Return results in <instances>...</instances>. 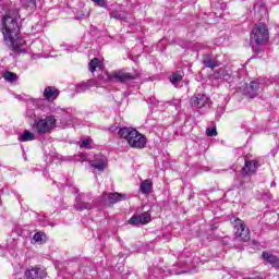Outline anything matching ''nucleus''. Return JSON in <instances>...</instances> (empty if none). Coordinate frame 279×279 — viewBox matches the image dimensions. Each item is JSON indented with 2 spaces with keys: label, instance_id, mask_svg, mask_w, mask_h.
I'll return each instance as SVG.
<instances>
[{
  "label": "nucleus",
  "instance_id": "obj_36",
  "mask_svg": "<svg viewBox=\"0 0 279 279\" xmlns=\"http://www.w3.org/2000/svg\"><path fill=\"white\" fill-rule=\"evenodd\" d=\"M271 186H276V183H275V182H272V183H271Z\"/></svg>",
  "mask_w": 279,
  "mask_h": 279
},
{
  "label": "nucleus",
  "instance_id": "obj_21",
  "mask_svg": "<svg viewBox=\"0 0 279 279\" xmlns=\"http://www.w3.org/2000/svg\"><path fill=\"white\" fill-rule=\"evenodd\" d=\"M21 143H27L29 141H36V134L29 132V130H24L23 134L19 136Z\"/></svg>",
  "mask_w": 279,
  "mask_h": 279
},
{
  "label": "nucleus",
  "instance_id": "obj_9",
  "mask_svg": "<svg viewBox=\"0 0 279 279\" xmlns=\"http://www.w3.org/2000/svg\"><path fill=\"white\" fill-rule=\"evenodd\" d=\"M90 167L96 169V171H105L108 167V158L104 155H95L94 159L89 161Z\"/></svg>",
  "mask_w": 279,
  "mask_h": 279
},
{
  "label": "nucleus",
  "instance_id": "obj_1",
  "mask_svg": "<svg viewBox=\"0 0 279 279\" xmlns=\"http://www.w3.org/2000/svg\"><path fill=\"white\" fill-rule=\"evenodd\" d=\"M21 15L16 9H9L2 17L1 33L3 40L12 51H23L25 39L21 37Z\"/></svg>",
  "mask_w": 279,
  "mask_h": 279
},
{
  "label": "nucleus",
  "instance_id": "obj_28",
  "mask_svg": "<svg viewBox=\"0 0 279 279\" xmlns=\"http://www.w3.org/2000/svg\"><path fill=\"white\" fill-rule=\"evenodd\" d=\"M99 8H106V0H92Z\"/></svg>",
  "mask_w": 279,
  "mask_h": 279
},
{
  "label": "nucleus",
  "instance_id": "obj_27",
  "mask_svg": "<svg viewBox=\"0 0 279 279\" xmlns=\"http://www.w3.org/2000/svg\"><path fill=\"white\" fill-rule=\"evenodd\" d=\"M3 78L5 80V82H16L17 76L14 72H5L3 74Z\"/></svg>",
  "mask_w": 279,
  "mask_h": 279
},
{
  "label": "nucleus",
  "instance_id": "obj_8",
  "mask_svg": "<svg viewBox=\"0 0 279 279\" xmlns=\"http://www.w3.org/2000/svg\"><path fill=\"white\" fill-rule=\"evenodd\" d=\"M138 73H130L125 70H119L109 75V78L112 82H121L122 84L125 82H132V80H137Z\"/></svg>",
  "mask_w": 279,
  "mask_h": 279
},
{
  "label": "nucleus",
  "instance_id": "obj_22",
  "mask_svg": "<svg viewBox=\"0 0 279 279\" xmlns=\"http://www.w3.org/2000/svg\"><path fill=\"white\" fill-rule=\"evenodd\" d=\"M23 8H25V10H29L31 12L33 10H36V0H20Z\"/></svg>",
  "mask_w": 279,
  "mask_h": 279
},
{
  "label": "nucleus",
  "instance_id": "obj_31",
  "mask_svg": "<svg viewBox=\"0 0 279 279\" xmlns=\"http://www.w3.org/2000/svg\"><path fill=\"white\" fill-rule=\"evenodd\" d=\"M26 117H29V119H35L36 118V113H34V110H28L26 112Z\"/></svg>",
  "mask_w": 279,
  "mask_h": 279
},
{
  "label": "nucleus",
  "instance_id": "obj_13",
  "mask_svg": "<svg viewBox=\"0 0 279 279\" xmlns=\"http://www.w3.org/2000/svg\"><path fill=\"white\" fill-rule=\"evenodd\" d=\"M74 208L76 210H90V208H93V203L86 202V196L78 195L76 197V203L74 205Z\"/></svg>",
  "mask_w": 279,
  "mask_h": 279
},
{
  "label": "nucleus",
  "instance_id": "obj_35",
  "mask_svg": "<svg viewBox=\"0 0 279 279\" xmlns=\"http://www.w3.org/2000/svg\"><path fill=\"white\" fill-rule=\"evenodd\" d=\"M262 10H263V12H265L266 11L265 7H263Z\"/></svg>",
  "mask_w": 279,
  "mask_h": 279
},
{
  "label": "nucleus",
  "instance_id": "obj_19",
  "mask_svg": "<svg viewBox=\"0 0 279 279\" xmlns=\"http://www.w3.org/2000/svg\"><path fill=\"white\" fill-rule=\"evenodd\" d=\"M203 64H205V66H207V69H215L216 66H219L218 61L213 59V56H210V54H205L203 57Z\"/></svg>",
  "mask_w": 279,
  "mask_h": 279
},
{
  "label": "nucleus",
  "instance_id": "obj_29",
  "mask_svg": "<svg viewBox=\"0 0 279 279\" xmlns=\"http://www.w3.org/2000/svg\"><path fill=\"white\" fill-rule=\"evenodd\" d=\"M88 15H89V13H84V11H78L76 13V19H78V20L87 19Z\"/></svg>",
  "mask_w": 279,
  "mask_h": 279
},
{
  "label": "nucleus",
  "instance_id": "obj_4",
  "mask_svg": "<svg viewBox=\"0 0 279 279\" xmlns=\"http://www.w3.org/2000/svg\"><path fill=\"white\" fill-rule=\"evenodd\" d=\"M53 128H56V118L52 116L35 120L33 124V129L36 130L37 134H49Z\"/></svg>",
  "mask_w": 279,
  "mask_h": 279
},
{
  "label": "nucleus",
  "instance_id": "obj_10",
  "mask_svg": "<svg viewBox=\"0 0 279 279\" xmlns=\"http://www.w3.org/2000/svg\"><path fill=\"white\" fill-rule=\"evenodd\" d=\"M25 276L26 279H45L47 278V271H45V268L35 266L33 268L27 269Z\"/></svg>",
  "mask_w": 279,
  "mask_h": 279
},
{
  "label": "nucleus",
  "instance_id": "obj_20",
  "mask_svg": "<svg viewBox=\"0 0 279 279\" xmlns=\"http://www.w3.org/2000/svg\"><path fill=\"white\" fill-rule=\"evenodd\" d=\"M151 189H154V183L150 180H145L140 185V191L143 195H149L151 193Z\"/></svg>",
  "mask_w": 279,
  "mask_h": 279
},
{
  "label": "nucleus",
  "instance_id": "obj_16",
  "mask_svg": "<svg viewBox=\"0 0 279 279\" xmlns=\"http://www.w3.org/2000/svg\"><path fill=\"white\" fill-rule=\"evenodd\" d=\"M256 169H258V162L254 160H245L242 171L245 175H254V173H256Z\"/></svg>",
  "mask_w": 279,
  "mask_h": 279
},
{
  "label": "nucleus",
  "instance_id": "obj_17",
  "mask_svg": "<svg viewBox=\"0 0 279 279\" xmlns=\"http://www.w3.org/2000/svg\"><path fill=\"white\" fill-rule=\"evenodd\" d=\"M230 77H231L230 71H228L226 68H220L216 70L213 74L214 80H225L226 82H228Z\"/></svg>",
  "mask_w": 279,
  "mask_h": 279
},
{
  "label": "nucleus",
  "instance_id": "obj_25",
  "mask_svg": "<svg viewBox=\"0 0 279 279\" xmlns=\"http://www.w3.org/2000/svg\"><path fill=\"white\" fill-rule=\"evenodd\" d=\"M170 82L173 86L178 87L180 82H182V74L178 72L172 73V75L170 76Z\"/></svg>",
  "mask_w": 279,
  "mask_h": 279
},
{
  "label": "nucleus",
  "instance_id": "obj_12",
  "mask_svg": "<svg viewBox=\"0 0 279 279\" xmlns=\"http://www.w3.org/2000/svg\"><path fill=\"white\" fill-rule=\"evenodd\" d=\"M128 195L121 193H108L104 194V202L106 204H118V202H125Z\"/></svg>",
  "mask_w": 279,
  "mask_h": 279
},
{
  "label": "nucleus",
  "instance_id": "obj_2",
  "mask_svg": "<svg viewBox=\"0 0 279 279\" xmlns=\"http://www.w3.org/2000/svg\"><path fill=\"white\" fill-rule=\"evenodd\" d=\"M121 138L126 141L128 145L133 149H143L145 145H147V137L140 133L136 129L132 128H119V126H111L110 132H117Z\"/></svg>",
  "mask_w": 279,
  "mask_h": 279
},
{
  "label": "nucleus",
  "instance_id": "obj_7",
  "mask_svg": "<svg viewBox=\"0 0 279 279\" xmlns=\"http://www.w3.org/2000/svg\"><path fill=\"white\" fill-rule=\"evenodd\" d=\"M52 112H56L57 114H62L61 118V125L62 128H66L68 125H80L77 122V119L71 114V111L66 109H62L60 107H56L52 109Z\"/></svg>",
  "mask_w": 279,
  "mask_h": 279
},
{
  "label": "nucleus",
  "instance_id": "obj_18",
  "mask_svg": "<svg viewBox=\"0 0 279 279\" xmlns=\"http://www.w3.org/2000/svg\"><path fill=\"white\" fill-rule=\"evenodd\" d=\"M263 258H264V260H267V263L272 265V267H279V258L276 257V255L268 253V252H264Z\"/></svg>",
  "mask_w": 279,
  "mask_h": 279
},
{
  "label": "nucleus",
  "instance_id": "obj_11",
  "mask_svg": "<svg viewBox=\"0 0 279 279\" xmlns=\"http://www.w3.org/2000/svg\"><path fill=\"white\" fill-rule=\"evenodd\" d=\"M149 221H151V214H149V211H145L140 216H133L129 220V223L131 226H138V225L145 226V223H149Z\"/></svg>",
  "mask_w": 279,
  "mask_h": 279
},
{
  "label": "nucleus",
  "instance_id": "obj_34",
  "mask_svg": "<svg viewBox=\"0 0 279 279\" xmlns=\"http://www.w3.org/2000/svg\"><path fill=\"white\" fill-rule=\"evenodd\" d=\"M254 10H258V4H255V5H254Z\"/></svg>",
  "mask_w": 279,
  "mask_h": 279
},
{
  "label": "nucleus",
  "instance_id": "obj_33",
  "mask_svg": "<svg viewBox=\"0 0 279 279\" xmlns=\"http://www.w3.org/2000/svg\"><path fill=\"white\" fill-rule=\"evenodd\" d=\"M181 272H172V276H180Z\"/></svg>",
  "mask_w": 279,
  "mask_h": 279
},
{
  "label": "nucleus",
  "instance_id": "obj_5",
  "mask_svg": "<svg viewBox=\"0 0 279 279\" xmlns=\"http://www.w3.org/2000/svg\"><path fill=\"white\" fill-rule=\"evenodd\" d=\"M190 106L195 110H202V108H210L213 100L206 94H195L190 99Z\"/></svg>",
  "mask_w": 279,
  "mask_h": 279
},
{
  "label": "nucleus",
  "instance_id": "obj_6",
  "mask_svg": "<svg viewBox=\"0 0 279 279\" xmlns=\"http://www.w3.org/2000/svg\"><path fill=\"white\" fill-rule=\"evenodd\" d=\"M231 223L235 230V236L242 241H250V229L245 226V222L239 218L231 219Z\"/></svg>",
  "mask_w": 279,
  "mask_h": 279
},
{
  "label": "nucleus",
  "instance_id": "obj_24",
  "mask_svg": "<svg viewBox=\"0 0 279 279\" xmlns=\"http://www.w3.org/2000/svg\"><path fill=\"white\" fill-rule=\"evenodd\" d=\"M33 241H35V243H39L40 245H43V243L47 241V235H45L44 232H37L34 234Z\"/></svg>",
  "mask_w": 279,
  "mask_h": 279
},
{
  "label": "nucleus",
  "instance_id": "obj_30",
  "mask_svg": "<svg viewBox=\"0 0 279 279\" xmlns=\"http://www.w3.org/2000/svg\"><path fill=\"white\" fill-rule=\"evenodd\" d=\"M206 134L207 136H217V129H207Z\"/></svg>",
  "mask_w": 279,
  "mask_h": 279
},
{
  "label": "nucleus",
  "instance_id": "obj_32",
  "mask_svg": "<svg viewBox=\"0 0 279 279\" xmlns=\"http://www.w3.org/2000/svg\"><path fill=\"white\" fill-rule=\"evenodd\" d=\"M88 145H90V141L84 140V141L82 142V144H81V147H86V148H88Z\"/></svg>",
  "mask_w": 279,
  "mask_h": 279
},
{
  "label": "nucleus",
  "instance_id": "obj_14",
  "mask_svg": "<svg viewBox=\"0 0 279 279\" xmlns=\"http://www.w3.org/2000/svg\"><path fill=\"white\" fill-rule=\"evenodd\" d=\"M60 95V90L53 86H48L44 90V97L47 101H56Z\"/></svg>",
  "mask_w": 279,
  "mask_h": 279
},
{
  "label": "nucleus",
  "instance_id": "obj_3",
  "mask_svg": "<svg viewBox=\"0 0 279 279\" xmlns=\"http://www.w3.org/2000/svg\"><path fill=\"white\" fill-rule=\"evenodd\" d=\"M251 43L255 45H267L269 43V29L265 24H256L251 33Z\"/></svg>",
  "mask_w": 279,
  "mask_h": 279
},
{
  "label": "nucleus",
  "instance_id": "obj_23",
  "mask_svg": "<svg viewBox=\"0 0 279 279\" xmlns=\"http://www.w3.org/2000/svg\"><path fill=\"white\" fill-rule=\"evenodd\" d=\"M97 69H101V60L94 58L90 62H89V71L90 73H95V71Z\"/></svg>",
  "mask_w": 279,
  "mask_h": 279
},
{
  "label": "nucleus",
  "instance_id": "obj_15",
  "mask_svg": "<svg viewBox=\"0 0 279 279\" xmlns=\"http://www.w3.org/2000/svg\"><path fill=\"white\" fill-rule=\"evenodd\" d=\"M258 90H260V85L253 81L246 86L245 95L250 97V99H254V97L258 96Z\"/></svg>",
  "mask_w": 279,
  "mask_h": 279
},
{
  "label": "nucleus",
  "instance_id": "obj_26",
  "mask_svg": "<svg viewBox=\"0 0 279 279\" xmlns=\"http://www.w3.org/2000/svg\"><path fill=\"white\" fill-rule=\"evenodd\" d=\"M90 86H93V83L90 81H88L86 83H81L80 85L76 86V92L86 93V90H88V88H90Z\"/></svg>",
  "mask_w": 279,
  "mask_h": 279
}]
</instances>
